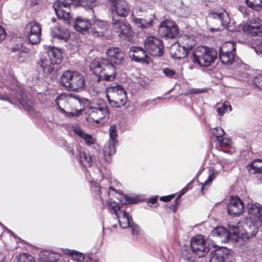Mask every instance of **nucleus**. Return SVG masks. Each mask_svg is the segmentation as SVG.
Masks as SVG:
<instances>
[{
	"mask_svg": "<svg viewBox=\"0 0 262 262\" xmlns=\"http://www.w3.org/2000/svg\"><path fill=\"white\" fill-rule=\"evenodd\" d=\"M192 188L191 182L187 184L180 191V193L178 195L175 199L174 202L169 207V208L172 210L174 212H176L178 209V207L181 203V198L183 195L185 194L189 189Z\"/></svg>",
	"mask_w": 262,
	"mask_h": 262,
	"instance_id": "nucleus-31",
	"label": "nucleus"
},
{
	"mask_svg": "<svg viewBox=\"0 0 262 262\" xmlns=\"http://www.w3.org/2000/svg\"><path fill=\"white\" fill-rule=\"evenodd\" d=\"M110 139L112 140L114 145L117 143V138L118 137L116 125L115 124L112 125L110 127Z\"/></svg>",
	"mask_w": 262,
	"mask_h": 262,
	"instance_id": "nucleus-43",
	"label": "nucleus"
},
{
	"mask_svg": "<svg viewBox=\"0 0 262 262\" xmlns=\"http://www.w3.org/2000/svg\"><path fill=\"white\" fill-rule=\"evenodd\" d=\"M158 196H154L151 198H150L149 200L147 201V204L149 206L151 207V205L156 204L155 206V207L159 205V203L157 202Z\"/></svg>",
	"mask_w": 262,
	"mask_h": 262,
	"instance_id": "nucleus-54",
	"label": "nucleus"
},
{
	"mask_svg": "<svg viewBox=\"0 0 262 262\" xmlns=\"http://www.w3.org/2000/svg\"><path fill=\"white\" fill-rule=\"evenodd\" d=\"M228 257V250L227 248L217 249L211 252L209 262H225Z\"/></svg>",
	"mask_w": 262,
	"mask_h": 262,
	"instance_id": "nucleus-23",
	"label": "nucleus"
},
{
	"mask_svg": "<svg viewBox=\"0 0 262 262\" xmlns=\"http://www.w3.org/2000/svg\"><path fill=\"white\" fill-rule=\"evenodd\" d=\"M244 209V205L242 200L237 196L231 197L227 205L228 213L233 216H238L241 214Z\"/></svg>",
	"mask_w": 262,
	"mask_h": 262,
	"instance_id": "nucleus-12",
	"label": "nucleus"
},
{
	"mask_svg": "<svg viewBox=\"0 0 262 262\" xmlns=\"http://www.w3.org/2000/svg\"><path fill=\"white\" fill-rule=\"evenodd\" d=\"M71 98L66 94H61L55 100L57 108L62 113H66L65 109L68 110Z\"/></svg>",
	"mask_w": 262,
	"mask_h": 262,
	"instance_id": "nucleus-20",
	"label": "nucleus"
},
{
	"mask_svg": "<svg viewBox=\"0 0 262 262\" xmlns=\"http://www.w3.org/2000/svg\"><path fill=\"white\" fill-rule=\"evenodd\" d=\"M250 220H251V219ZM259 222H260V221L255 220L254 222L250 221L246 223L244 227L246 234L248 235L247 238H249V236H255L257 233L258 230L257 226Z\"/></svg>",
	"mask_w": 262,
	"mask_h": 262,
	"instance_id": "nucleus-29",
	"label": "nucleus"
},
{
	"mask_svg": "<svg viewBox=\"0 0 262 262\" xmlns=\"http://www.w3.org/2000/svg\"><path fill=\"white\" fill-rule=\"evenodd\" d=\"M154 17L152 14H149L144 18H135L134 19V22L139 24V27L142 29L148 28L152 26Z\"/></svg>",
	"mask_w": 262,
	"mask_h": 262,
	"instance_id": "nucleus-30",
	"label": "nucleus"
},
{
	"mask_svg": "<svg viewBox=\"0 0 262 262\" xmlns=\"http://www.w3.org/2000/svg\"><path fill=\"white\" fill-rule=\"evenodd\" d=\"M235 55L231 54H224L219 52V58L222 63L227 65H231L234 61Z\"/></svg>",
	"mask_w": 262,
	"mask_h": 262,
	"instance_id": "nucleus-38",
	"label": "nucleus"
},
{
	"mask_svg": "<svg viewBox=\"0 0 262 262\" xmlns=\"http://www.w3.org/2000/svg\"><path fill=\"white\" fill-rule=\"evenodd\" d=\"M111 9L120 17H125L129 12V8L126 1H111Z\"/></svg>",
	"mask_w": 262,
	"mask_h": 262,
	"instance_id": "nucleus-18",
	"label": "nucleus"
},
{
	"mask_svg": "<svg viewBox=\"0 0 262 262\" xmlns=\"http://www.w3.org/2000/svg\"><path fill=\"white\" fill-rule=\"evenodd\" d=\"M112 29L120 38L127 40H130L134 34L129 23L126 20L120 19L113 18Z\"/></svg>",
	"mask_w": 262,
	"mask_h": 262,
	"instance_id": "nucleus-6",
	"label": "nucleus"
},
{
	"mask_svg": "<svg viewBox=\"0 0 262 262\" xmlns=\"http://www.w3.org/2000/svg\"><path fill=\"white\" fill-rule=\"evenodd\" d=\"M64 253L67 255H70L72 258L77 262H81L84 259V255L83 254L78 251L67 249Z\"/></svg>",
	"mask_w": 262,
	"mask_h": 262,
	"instance_id": "nucleus-40",
	"label": "nucleus"
},
{
	"mask_svg": "<svg viewBox=\"0 0 262 262\" xmlns=\"http://www.w3.org/2000/svg\"><path fill=\"white\" fill-rule=\"evenodd\" d=\"M175 197V194H171L166 196H163L160 198V201L168 202H170L172 199Z\"/></svg>",
	"mask_w": 262,
	"mask_h": 262,
	"instance_id": "nucleus-55",
	"label": "nucleus"
},
{
	"mask_svg": "<svg viewBox=\"0 0 262 262\" xmlns=\"http://www.w3.org/2000/svg\"><path fill=\"white\" fill-rule=\"evenodd\" d=\"M106 54L107 59L116 64H121L124 61L125 53L118 47H111L107 49Z\"/></svg>",
	"mask_w": 262,
	"mask_h": 262,
	"instance_id": "nucleus-14",
	"label": "nucleus"
},
{
	"mask_svg": "<svg viewBox=\"0 0 262 262\" xmlns=\"http://www.w3.org/2000/svg\"><path fill=\"white\" fill-rule=\"evenodd\" d=\"M60 84L67 90L78 92L85 87L83 75L77 71L67 70L64 71L60 78Z\"/></svg>",
	"mask_w": 262,
	"mask_h": 262,
	"instance_id": "nucleus-2",
	"label": "nucleus"
},
{
	"mask_svg": "<svg viewBox=\"0 0 262 262\" xmlns=\"http://www.w3.org/2000/svg\"><path fill=\"white\" fill-rule=\"evenodd\" d=\"M182 257L189 261H194L197 257L196 254L191 250L188 246H183L181 250Z\"/></svg>",
	"mask_w": 262,
	"mask_h": 262,
	"instance_id": "nucleus-34",
	"label": "nucleus"
},
{
	"mask_svg": "<svg viewBox=\"0 0 262 262\" xmlns=\"http://www.w3.org/2000/svg\"><path fill=\"white\" fill-rule=\"evenodd\" d=\"M112 192H114L116 194L119 195L121 199L124 198L125 199L124 201H123L122 200H120V201L121 202L122 204H136L138 203V202L139 201L138 199L137 198L131 197V196H129L127 195H121L120 193L118 194L117 192V191L113 187L110 186L108 188V194L109 195H111V194L112 193Z\"/></svg>",
	"mask_w": 262,
	"mask_h": 262,
	"instance_id": "nucleus-32",
	"label": "nucleus"
},
{
	"mask_svg": "<svg viewBox=\"0 0 262 262\" xmlns=\"http://www.w3.org/2000/svg\"><path fill=\"white\" fill-rule=\"evenodd\" d=\"M214 235L220 237H228L230 236L229 232L222 226H217L212 232Z\"/></svg>",
	"mask_w": 262,
	"mask_h": 262,
	"instance_id": "nucleus-42",
	"label": "nucleus"
},
{
	"mask_svg": "<svg viewBox=\"0 0 262 262\" xmlns=\"http://www.w3.org/2000/svg\"><path fill=\"white\" fill-rule=\"evenodd\" d=\"M91 25L90 21L87 19L78 17L75 19L74 27L77 31L85 34L89 32Z\"/></svg>",
	"mask_w": 262,
	"mask_h": 262,
	"instance_id": "nucleus-22",
	"label": "nucleus"
},
{
	"mask_svg": "<svg viewBox=\"0 0 262 262\" xmlns=\"http://www.w3.org/2000/svg\"><path fill=\"white\" fill-rule=\"evenodd\" d=\"M255 85L259 89L262 90V75L255 76L253 80Z\"/></svg>",
	"mask_w": 262,
	"mask_h": 262,
	"instance_id": "nucleus-49",
	"label": "nucleus"
},
{
	"mask_svg": "<svg viewBox=\"0 0 262 262\" xmlns=\"http://www.w3.org/2000/svg\"><path fill=\"white\" fill-rule=\"evenodd\" d=\"M205 92V90L201 89L191 88L188 90V94H199Z\"/></svg>",
	"mask_w": 262,
	"mask_h": 262,
	"instance_id": "nucleus-52",
	"label": "nucleus"
},
{
	"mask_svg": "<svg viewBox=\"0 0 262 262\" xmlns=\"http://www.w3.org/2000/svg\"><path fill=\"white\" fill-rule=\"evenodd\" d=\"M213 134L215 137L217 141H218L224 136L225 132L222 128L217 127L213 129Z\"/></svg>",
	"mask_w": 262,
	"mask_h": 262,
	"instance_id": "nucleus-47",
	"label": "nucleus"
},
{
	"mask_svg": "<svg viewBox=\"0 0 262 262\" xmlns=\"http://www.w3.org/2000/svg\"><path fill=\"white\" fill-rule=\"evenodd\" d=\"M107 28L108 24L106 21L96 19L91 24L90 30L94 37H101L107 32Z\"/></svg>",
	"mask_w": 262,
	"mask_h": 262,
	"instance_id": "nucleus-16",
	"label": "nucleus"
},
{
	"mask_svg": "<svg viewBox=\"0 0 262 262\" xmlns=\"http://www.w3.org/2000/svg\"><path fill=\"white\" fill-rule=\"evenodd\" d=\"M8 87H9V88L11 90H13L14 89V88H13V87H11L10 85H8L7 86Z\"/></svg>",
	"mask_w": 262,
	"mask_h": 262,
	"instance_id": "nucleus-63",
	"label": "nucleus"
},
{
	"mask_svg": "<svg viewBox=\"0 0 262 262\" xmlns=\"http://www.w3.org/2000/svg\"><path fill=\"white\" fill-rule=\"evenodd\" d=\"M108 114V111L105 105L99 107H91L89 110V118L97 124L104 118Z\"/></svg>",
	"mask_w": 262,
	"mask_h": 262,
	"instance_id": "nucleus-15",
	"label": "nucleus"
},
{
	"mask_svg": "<svg viewBox=\"0 0 262 262\" xmlns=\"http://www.w3.org/2000/svg\"><path fill=\"white\" fill-rule=\"evenodd\" d=\"M158 33L161 37L173 38L179 34V29L174 21L166 19L161 23Z\"/></svg>",
	"mask_w": 262,
	"mask_h": 262,
	"instance_id": "nucleus-8",
	"label": "nucleus"
},
{
	"mask_svg": "<svg viewBox=\"0 0 262 262\" xmlns=\"http://www.w3.org/2000/svg\"><path fill=\"white\" fill-rule=\"evenodd\" d=\"M247 208L250 219L262 222V206L260 204L251 201L247 204Z\"/></svg>",
	"mask_w": 262,
	"mask_h": 262,
	"instance_id": "nucleus-19",
	"label": "nucleus"
},
{
	"mask_svg": "<svg viewBox=\"0 0 262 262\" xmlns=\"http://www.w3.org/2000/svg\"><path fill=\"white\" fill-rule=\"evenodd\" d=\"M80 162L84 166H91L92 163V156L85 151H80L79 153Z\"/></svg>",
	"mask_w": 262,
	"mask_h": 262,
	"instance_id": "nucleus-39",
	"label": "nucleus"
},
{
	"mask_svg": "<svg viewBox=\"0 0 262 262\" xmlns=\"http://www.w3.org/2000/svg\"><path fill=\"white\" fill-rule=\"evenodd\" d=\"M21 54L23 55V56L25 57V55L27 54L26 53H25V52H22L21 53Z\"/></svg>",
	"mask_w": 262,
	"mask_h": 262,
	"instance_id": "nucleus-62",
	"label": "nucleus"
},
{
	"mask_svg": "<svg viewBox=\"0 0 262 262\" xmlns=\"http://www.w3.org/2000/svg\"><path fill=\"white\" fill-rule=\"evenodd\" d=\"M192 61L202 67H209L214 63L217 57L216 51L212 48L201 46L192 52Z\"/></svg>",
	"mask_w": 262,
	"mask_h": 262,
	"instance_id": "nucleus-3",
	"label": "nucleus"
},
{
	"mask_svg": "<svg viewBox=\"0 0 262 262\" xmlns=\"http://www.w3.org/2000/svg\"><path fill=\"white\" fill-rule=\"evenodd\" d=\"M106 97L110 104L116 108L124 105L127 100L125 91L119 84L107 89Z\"/></svg>",
	"mask_w": 262,
	"mask_h": 262,
	"instance_id": "nucleus-4",
	"label": "nucleus"
},
{
	"mask_svg": "<svg viewBox=\"0 0 262 262\" xmlns=\"http://www.w3.org/2000/svg\"><path fill=\"white\" fill-rule=\"evenodd\" d=\"M21 105L27 110L30 111L32 108L31 102L30 101H26L24 100H22L20 101Z\"/></svg>",
	"mask_w": 262,
	"mask_h": 262,
	"instance_id": "nucleus-56",
	"label": "nucleus"
},
{
	"mask_svg": "<svg viewBox=\"0 0 262 262\" xmlns=\"http://www.w3.org/2000/svg\"><path fill=\"white\" fill-rule=\"evenodd\" d=\"M220 145L222 147H228L231 144V141L227 138H221L219 140L217 141Z\"/></svg>",
	"mask_w": 262,
	"mask_h": 262,
	"instance_id": "nucleus-48",
	"label": "nucleus"
},
{
	"mask_svg": "<svg viewBox=\"0 0 262 262\" xmlns=\"http://www.w3.org/2000/svg\"><path fill=\"white\" fill-rule=\"evenodd\" d=\"M163 72L166 76L170 78H172L176 74L174 70L168 68H164L163 70Z\"/></svg>",
	"mask_w": 262,
	"mask_h": 262,
	"instance_id": "nucleus-50",
	"label": "nucleus"
},
{
	"mask_svg": "<svg viewBox=\"0 0 262 262\" xmlns=\"http://www.w3.org/2000/svg\"><path fill=\"white\" fill-rule=\"evenodd\" d=\"M17 262H35L33 257L29 254H23L19 255Z\"/></svg>",
	"mask_w": 262,
	"mask_h": 262,
	"instance_id": "nucleus-46",
	"label": "nucleus"
},
{
	"mask_svg": "<svg viewBox=\"0 0 262 262\" xmlns=\"http://www.w3.org/2000/svg\"><path fill=\"white\" fill-rule=\"evenodd\" d=\"M70 4L67 1H55L53 7L57 17L62 19L68 25L70 24L71 16L70 14Z\"/></svg>",
	"mask_w": 262,
	"mask_h": 262,
	"instance_id": "nucleus-10",
	"label": "nucleus"
},
{
	"mask_svg": "<svg viewBox=\"0 0 262 262\" xmlns=\"http://www.w3.org/2000/svg\"><path fill=\"white\" fill-rule=\"evenodd\" d=\"M213 29L216 30H221V28L220 27H216L213 28Z\"/></svg>",
	"mask_w": 262,
	"mask_h": 262,
	"instance_id": "nucleus-60",
	"label": "nucleus"
},
{
	"mask_svg": "<svg viewBox=\"0 0 262 262\" xmlns=\"http://www.w3.org/2000/svg\"><path fill=\"white\" fill-rule=\"evenodd\" d=\"M106 206L108 210L116 215H117L118 212L122 210V207L119 206L116 202H112L111 200L107 202Z\"/></svg>",
	"mask_w": 262,
	"mask_h": 262,
	"instance_id": "nucleus-41",
	"label": "nucleus"
},
{
	"mask_svg": "<svg viewBox=\"0 0 262 262\" xmlns=\"http://www.w3.org/2000/svg\"><path fill=\"white\" fill-rule=\"evenodd\" d=\"M257 1H245L246 4L250 8L256 11H259L262 7V1H259V3H256Z\"/></svg>",
	"mask_w": 262,
	"mask_h": 262,
	"instance_id": "nucleus-45",
	"label": "nucleus"
},
{
	"mask_svg": "<svg viewBox=\"0 0 262 262\" xmlns=\"http://www.w3.org/2000/svg\"><path fill=\"white\" fill-rule=\"evenodd\" d=\"M73 130L76 135L84 140L86 145L90 146L96 143V140L95 138H93L91 135L86 134L78 126L75 127Z\"/></svg>",
	"mask_w": 262,
	"mask_h": 262,
	"instance_id": "nucleus-27",
	"label": "nucleus"
},
{
	"mask_svg": "<svg viewBox=\"0 0 262 262\" xmlns=\"http://www.w3.org/2000/svg\"><path fill=\"white\" fill-rule=\"evenodd\" d=\"M208 17L214 20H217L224 28L227 27L230 21L228 14L225 9H221L219 11H211L209 13Z\"/></svg>",
	"mask_w": 262,
	"mask_h": 262,
	"instance_id": "nucleus-17",
	"label": "nucleus"
},
{
	"mask_svg": "<svg viewBox=\"0 0 262 262\" xmlns=\"http://www.w3.org/2000/svg\"><path fill=\"white\" fill-rule=\"evenodd\" d=\"M6 35L5 29L0 25V42L5 38Z\"/></svg>",
	"mask_w": 262,
	"mask_h": 262,
	"instance_id": "nucleus-57",
	"label": "nucleus"
},
{
	"mask_svg": "<svg viewBox=\"0 0 262 262\" xmlns=\"http://www.w3.org/2000/svg\"><path fill=\"white\" fill-rule=\"evenodd\" d=\"M90 68L93 73L98 77V81L104 80L113 81L116 78L117 72L113 62L104 58L93 60Z\"/></svg>",
	"mask_w": 262,
	"mask_h": 262,
	"instance_id": "nucleus-1",
	"label": "nucleus"
},
{
	"mask_svg": "<svg viewBox=\"0 0 262 262\" xmlns=\"http://www.w3.org/2000/svg\"><path fill=\"white\" fill-rule=\"evenodd\" d=\"M231 110V106L229 102H227L224 103L222 106L219 107L217 109V112L219 115L223 116L225 112H230Z\"/></svg>",
	"mask_w": 262,
	"mask_h": 262,
	"instance_id": "nucleus-44",
	"label": "nucleus"
},
{
	"mask_svg": "<svg viewBox=\"0 0 262 262\" xmlns=\"http://www.w3.org/2000/svg\"><path fill=\"white\" fill-rule=\"evenodd\" d=\"M91 191L96 199L99 200L103 204V200L101 197V187L98 183L93 181L91 182Z\"/></svg>",
	"mask_w": 262,
	"mask_h": 262,
	"instance_id": "nucleus-37",
	"label": "nucleus"
},
{
	"mask_svg": "<svg viewBox=\"0 0 262 262\" xmlns=\"http://www.w3.org/2000/svg\"><path fill=\"white\" fill-rule=\"evenodd\" d=\"M70 113V114H71L73 116H77L81 113V111L77 110L75 113L71 112Z\"/></svg>",
	"mask_w": 262,
	"mask_h": 262,
	"instance_id": "nucleus-59",
	"label": "nucleus"
},
{
	"mask_svg": "<svg viewBox=\"0 0 262 262\" xmlns=\"http://www.w3.org/2000/svg\"><path fill=\"white\" fill-rule=\"evenodd\" d=\"M0 99H3V100H8L9 99V98L6 99V98H1Z\"/></svg>",
	"mask_w": 262,
	"mask_h": 262,
	"instance_id": "nucleus-64",
	"label": "nucleus"
},
{
	"mask_svg": "<svg viewBox=\"0 0 262 262\" xmlns=\"http://www.w3.org/2000/svg\"><path fill=\"white\" fill-rule=\"evenodd\" d=\"M177 43L187 51L191 50L195 46V42L193 36L186 35L180 36L177 41Z\"/></svg>",
	"mask_w": 262,
	"mask_h": 262,
	"instance_id": "nucleus-24",
	"label": "nucleus"
},
{
	"mask_svg": "<svg viewBox=\"0 0 262 262\" xmlns=\"http://www.w3.org/2000/svg\"><path fill=\"white\" fill-rule=\"evenodd\" d=\"M129 56L132 60L148 64L151 62L150 57L142 47H132L129 52Z\"/></svg>",
	"mask_w": 262,
	"mask_h": 262,
	"instance_id": "nucleus-11",
	"label": "nucleus"
},
{
	"mask_svg": "<svg viewBox=\"0 0 262 262\" xmlns=\"http://www.w3.org/2000/svg\"><path fill=\"white\" fill-rule=\"evenodd\" d=\"M49 59L56 64H59L62 59V53L61 51L55 47H49L47 51Z\"/></svg>",
	"mask_w": 262,
	"mask_h": 262,
	"instance_id": "nucleus-28",
	"label": "nucleus"
},
{
	"mask_svg": "<svg viewBox=\"0 0 262 262\" xmlns=\"http://www.w3.org/2000/svg\"><path fill=\"white\" fill-rule=\"evenodd\" d=\"M220 52H223L224 54H231L235 55L236 52V46L235 44L233 41H227L225 42L220 47Z\"/></svg>",
	"mask_w": 262,
	"mask_h": 262,
	"instance_id": "nucleus-36",
	"label": "nucleus"
},
{
	"mask_svg": "<svg viewBox=\"0 0 262 262\" xmlns=\"http://www.w3.org/2000/svg\"><path fill=\"white\" fill-rule=\"evenodd\" d=\"M79 2V4L80 5H83V6L86 5V9H92L93 7L94 6V3L96 2V1H78Z\"/></svg>",
	"mask_w": 262,
	"mask_h": 262,
	"instance_id": "nucleus-51",
	"label": "nucleus"
},
{
	"mask_svg": "<svg viewBox=\"0 0 262 262\" xmlns=\"http://www.w3.org/2000/svg\"><path fill=\"white\" fill-rule=\"evenodd\" d=\"M52 36L54 38L63 40L67 41L70 37V33L68 29L62 27L59 25L55 26L51 30Z\"/></svg>",
	"mask_w": 262,
	"mask_h": 262,
	"instance_id": "nucleus-21",
	"label": "nucleus"
},
{
	"mask_svg": "<svg viewBox=\"0 0 262 262\" xmlns=\"http://www.w3.org/2000/svg\"><path fill=\"white\" fill-rule=\"evenodd\" d=\"M247 167L250 172L262 174V160L256 159L248 164Z\"/></svg>",
	"mask_w": 262,
	"mask_h": 262,
	"instance_id": "nucleus-35",
	"label": "nucleus"
},
{
	"mask_svg": "<svg viewBox=\"0 0 262 262\" xmlns=\"http://www.w3.org/2000/svg\"><path fill=\"white\" fill-rule=\"evenodd\" d=\"M25 34L31 43L36 45L40 42L41 35L40 25L35 21L29 23L25 28Z\"/></svg>",
	"mask_w": 262,
	"mask_h": 262,
	"instance_id": "nucleus-9",
	"label": "nucleus"
},
{
	"mask_svg": "<svg viewBox=\"0 0 262 262\" xmlns=\"http://www.w3.org/2000/svg\"><path fill=\"white\" fill-rule=\"evenodd\" d=\"M213 179H214V176L213 174H211V175L209 176L208 179L207 180H206L205 182H204V183L203 184V185L202 186V188H201V191L203 194L204 193V190L205 188V187L206 186H207L208 185H209L212 182V181H213Z\"/></svg>",
	"mask_w": 262,
	"mask_h": 262,
	"instance_id": "nucleus-53",
	"label": "nucleus"
},
{
	"mask_svg": "<svg viewBox=\"0 0 262 262\" xmlns=\"http://www.w3.org/2000/svg\"><path fill=\"white\" fill-rule=\"evenodd\" d=\"M243 30L244 32L251 36H259L262 34V20L259 18H254L245 24Z\"/></svg>",
	"mask_w": 262,
	"mask_h": 262,
	"instance_id": "nucleus-13",
	"label": "nucleus"
},
{
	"mask_svg": "<svg viewBox=\"0 0 262 262\" xmlns=\"http://www.w3.org/2000/svg\"><path fill=\"white\" fill-rule=\"evenodd\" d=\"M170 52L173 57L178 59L185 58L189 52L181 46L179 45L177 41L171 47Z\"/></svg>",
	"mask_w": 262,
	"mask_h": 262,
	"instance_id": "nucleus-25",
	"label": "nucleus"
},
{
	"mask_svg": "<svg viewBox=\"0 0 262 262\" xmlns=\"http://www.w3.org/2000/svg\"><path fill=\"white\" fill-rule=\"evenodd\" d=\"M144 48L149 54L160 57L164 53V44L161 39L153 36L147 37L144 41Z\"/></svg>",
	"mask_w": 262,
	"mask_h": 262,
	"instance_id": "nucleus-7",
	"label": "nucleus"
},
{
	"mask_svg": "<svg viewBox=\"0 0 262 262\" xmlns=\"http://www.w3.org/2000/svg\"><path fill=\"white\" fill-rule=\"evenodd\" d=\"M190 248L198 258L205 256L209 251L205 237L201 234L195 235L191 238Z\"/></svg>",
	"mask_w": 262,
	"mask_h": 262,
	"instance_id": "nucleus-5",
	"label": "nucleus"
},
{
	"mask_svg": "<svg viewBox=\"0 0 262 262\" xmlns=\"http://www.w3.org/2000/svg\"><path fill=\"white\" fill-rule=\"evenodd\" d=\"M116 217L120 227L123 228H127L130 226L132 218L125 210L123 209L121 211L118 212Z\"/></svg>",
	"mask_w": 262,
	"mask_h": 262,
	"instance_id": "nucleus-26",
	"label": "nucleus"
},
{
	"mask_svg": "<svg viewBox=\"0 0 262 262\" xmlns=\"http://www.w3.org/2000/svg\"><path fill=\"white\" fill-rule=\"evenodd\" d=\"M233 228H234V229L235 230L234 231V233H235V232H236V231L238 230V229H237L235 226L233 227Z\"/></svg>",
	"mask_w": 262,
	"mask_h": 262,
	"instance_id": "nucleus-61",
	"label": "nucleus"
},
{
	"mask_svg": "<svg viewBox=\"0 0 262 262\" xmlns=\"http://www.w3.org/2000/svg\"><path fill=\"white\" fill-rule=\"evenodd\" d=\"M129 227L131 228L134 234H138L139 233L140 228L137 225L132 224H130Z\"/></svg>",
	"mask_w": 262,
	"mask_h": 262,
	"instance_id": "nucleus-58",
	"label": "nucleus"
},
{
	"mask_svg": "<svg viewBox=\"0 0 262 262\" xmlns=\"http://www.w3.org/2000/svg\"><path fill=\"white\" fill-rule=\"evenodd\" d=\"M55 64L52 60L46 58H41L39 62L40 66L42 68L43 72L47 74L53 72Z\"/></svg>",
	"mask_w": 262,
	"mask_h": 262,
	"instance_id": "nucleus-33",
	"label": "nucleus"
}]
</instances>
